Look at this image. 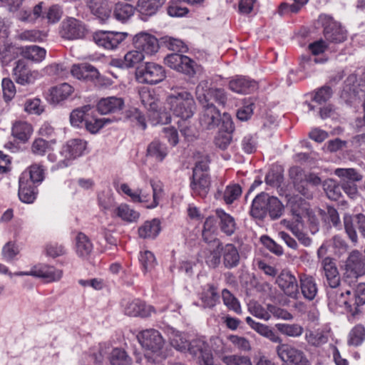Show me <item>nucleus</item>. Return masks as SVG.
I'll use <instances>...</instances> for the list:
<instances>
[{
    "label": "nucleus",
    "instance_id": "f257e3e1",
    "mask_svg": "<svg viewBox=\"0 0 365 365\" xmlns=\"http://www.w3.org/2000/svg\"><path fill=\"white\" fill-rule=\"evenodd\" d=\"M166 103L173 114L180 120H189L196 110V104L191 93L181 89L168 96Z\"/></svg>",
    "mask_w": 365,
    "mask_h": 365
},
{
    "label": "nucleus",
    "instance_id": "f03ea898",
    "mask_svg": "<svg viewBox=\"0 0 365 365\" xmlns=\"http://www.w3.org/2000/svg\"><path fill=\"white\" fill-rule=\"evenodd\" d=\"M164 68L155 63H145L144 66L137 67L136 80L140 83L157 84L165 78Z\"/></svg>",
    "mask_w": 365,
    "mask_h": 365
},
{
    "label": "nucleus",
    "instance_id": "7ed1b4c3",
    "mask_svg": "<svg viewBox=\"0 0 365 365\" xmlns=\"http://www.w3.org/2000/svg\"><path fill=\"white\" fill-rule=\"evenodd\" d=\"M165 63L170 68L185 73L190 77L200 72L201 67L187 56L178 53L168 55L164 59Z\"/></svg>",
    "mask_w": 365,
    "mask_h": 365
},
{
    "label": "nucleus",
    "instance_id": "20e7f679",
    "mask_svg": "<svg viewBox=\"0 0 365 365\" xmlns=\"http://www.w3.org/2000/svg\"><path fill=\"white\" fill-rule=\"evenodd\" d=\"M328 306L332 311L338 308L344 307L346 311L352 314L353 307L351 302V290L344 289L340 287H329L327 289Z\"/></svg>",
    "mask_w": 365,
    "mask_h": 365
},
{
    "label": "nucleus",
    "instance_id": "39448f33",
    "mask_svg": "<svg viewBox=\"0 0 365 365\" xmlns=\"http://www.w3.org/2000/svg\"><path fill=\"white\" fill-rule=\"evenodd\" d=\"M196 98L200 103H210L214 99L218 104L225 106L227 102V96L225 90L217 88H209L208 82L202 81L197 86L195 89Z\"/></svg>",
    "mask_w": 365,
    "mask_h": 365
},
{
    "label": "nucleus",
    "instance_id": "423d86ee",
    "mask_svg": "<svg viewBox=\"0 0 365 365\" xmlns=\"http://www.w3.org/2000/svg\"><path fill=\"white\" fill-rule=\"evenodd\" d=\"M197 359L200 365H212L213 357L207 343L202 338L192 339L189 342L187 350Z\"/></svg>",
    "mask_w": 365,
    "mask_h": 365
},
{
    "label": "nucleus",
    "instance_id": "0eeeda50",
    "mask_svg": "<svg viewBox=\"0 0 365 365\" xmlns=\"http://www.w3.org/2000/svg\"><path fill=\"white\" fill-rule=\"evenodd\" d=\"M276 351L279 357L284 362L292 363L294 365H309V361L304 352L294 346L281 343H277Z\"/></svg>",
    "mask_w": 365,
    "mask_h": 365
},
{
    "label": "nucleus",
    "instance_id": "6e6552de",
    "mask_svg": "<svg viewBox=\"0 0 365 365\" xmlns=\"http://www.w3.org/2000/svg\"><path fill=\"white\" fill-rule=\"evenodd\" d=\"M88 30L83 22L73 17H69L61 23V35L68 40L83 38Z\"/></svg>",
    "mask_w": 365,
    "mask_h": 365
},
{
    "label": "nucleus",
    "instance_id": "1a4fd4ad",
    "mask_svg": "<svg viewBox=\"0 0 365 365\" xmlns=\"http://www.w3.org/2000/svg\"><path fill=\"white\" fill-rule=\"evenodd\" d=\"M137 337L143 347L153 353L161 350L165 344L161 334L154 329L143 330L138 334Z\"/></svg>",
    "mask_w": 365,
    "mask_h": 365
},
{
    "label": "nucleus",
    "instance_id": "9d476101",
    "mask_svg": "<svg viewBox=\"0 0 365 365\" xmlns=\"http://www.w3.org/2000/svg\"><path fill=\"white\" fill-rule=\"evenodd\" d=\"M276 284L287 297L294 299L299 298V292L297 279L290 271L282 270L277 277Z\"/></svg>",
    "mask_w": 365,
    "mask_h": 365
},
{
    "label": "nucleus",
    "instance_id": "9b49d317",
    "mask_svg": "<svg viewBox=\"0 0 365 365\" xmlns=\"http://www.w3.org/2000/svg\"><path fill=\"white\" fill-rule=\"evenodd\" d=\"M345 270L348 276L355 278L365 274L364 259L359 251L350 252L345 262Z\"/></svg>",
    "mask_w": 365,
    "mask_h": 365
},
{
    "label": "nucleus",
    "instance_id": "f8f14e48",
    "mask_svg": "<svg viewBox=\"0 0 365 365\" xmlns=\"http://www.w3.org/2000/svg\"><path fill=\"white\" fill-rule=\"evenodd\" d=\"M200 115L199 122L203 130L215 129L220 123V113L213 103H205Z\"/></svg>",
    "mask_w": 365,
    "mask_h": 365
},
{
    "label": "nucleus",
    "instance_id": "ddd939ff",
    "mask_svg": "<svg viewBox=\"0 0 365 365\" xmlns=\"http://www.w3.org/2000/svg\"><path fill=\"white\" fill-rule=\"evenodd\" d=\"M344 229L348 235L349 239L354 243H356L358 237L355 228L356 225L357 228L361 235L365 237V215L363 214H357L354 217L350 215H345L344 217Z\"/></svg>",
    "mask_w": 365,
    "mask_h": 365
},
{
    "label": "nucleus",
    "instance_id": "4468645a",
    "mask_svg": "<svg viewBox=\"0 0 365 365\" xmlns=\"http://www.w3.org/2000/svg\"><path fill=\"white\" fill-rule=\"evenodd\" d=\"M86 148V142L81 139H71L63 146L61 155L64 158L62 160L63 166H67L66 161L75 159L83 155Z\"/></svg>",
    "mask_w": 365,
    "mask_h": 365
},
{
    "label": "nucleus",
    "instance_id": "2eb2a0df",
    "mask_svg": "<svg viewBox=\"0 0 365 365\" xmlns=\"http://www.w3.org/2000/svg\"><path fill=\"white\" fill-rule=\"evenodd\" d=\"M133 44L138 51L147 55L154 54L159 48L158 39L146 33H140L135 35L133 38Z\"/></svg>",
    "mask_w": 365,
    "mask_h": 365
},
{
    "label": "nucleus",
    "instance_id": "dca6fc26",
    "mask_svg": "<svg viewBox=\"0 0 365 365\" xmlns=\"http://www.w3.org/2000/svg\"><path fill=\"white\" fill-rule=\"evenodd\" d=\"M126 33L102 32L96 34L94 40L99 46L106 49H114L125 38Z\"/></svg>",
    "mask_w": 365,
    "mask_h": 365
},
{
    "label": "nucleus",
    "instance_id": "f3484780",
    "mask_svg": "<svg viewBox=\"0 0 365 365\" xmlns=\"http://www.w3.org/2000/svg\"><path fill=\"white\" fill-rule=\"evenodd\" d=\"M126 33L102 32L96 34L94 40L99 46L106 49H114L125 38Z\"/></svg>",
    "mask_w": 365,
    "mask_h": 365
},
{
    "label": "nucleus",
    "instance_id": "a211bd4d",
    "mask_svg": "<svg viewBox=\"0 0 365 365\" xmlns=\"http://www.w3.org/2000/svg\"><path fill=\"white\" fill-rule=\"evenodd\" d=\"M86 6L93 16L102 21L107 20L110 16L112 6L108 0H88Z\"/></svg>",
    "mask_w": 365,
    "mask_h": 365
},
{
    "label": "nucleus",
    "instance_id": "6ab92c4d",
    "mask_svg": "<svg viewBox=\"0 0 365 365\" xmlns=\"http://www.w3.org/2000/svg\"><path fill=\"white\" fill-rule=\"evenodd\" d=\"M124 106L123 98L110 96L101 98L97 104V110L103 115L115 113L120 111Z\"/></svg>",
    "mask_w": 365,
    "mask_h": 365
},
{
    "label": "nucleus",
    "instance_id": "aec40b11",
    "mask_svg": "<svg viewBox=\"0 0 365 365\" xmlns=\"http://www.w3.org/2000/svg\"><path fill=\"white\" fill-rule=\"evenodd\" d=\"M229 88L233 92L247 94L257 89V82L245 76H236L229 82Z\"/></svg>",
    "mask_w": 365,
    "mask_h": 365
},
{
    "label": "nucleus",
    "instance_id": "412c9836",
    "mask_svg": "<svg viewBox=\"0 0 365 365\" xmlns=\"http://www.w3.org/2000/svg\"><path fill=\"white\" fill-rule=\"evenodd\" d=\"M299 278V287L303 297L312 301L317 296L318 287L315 279L309 274H301Z\"/></svg>",
    "mask_w": 365,
    "mask_h": 365
},
{
    "label": "nucleus",
    "instance_id": "4be33fe9",
    "mask_svg": "<svg viewBox=\"0 0 365 365\" xmlns=\"http://www.w3.org/2000/svg\"><path fill=\"white\" fill-rule=\"evenodd\" d=\"M247 324L256 332L273 343H281L282 339L269 326L255 322L250 317L245 319Z\"/></svg>",
    "mask_w": 365,
    "mask_h": 365
},
{
    "label": "nucleus",
    "instance_id": "5701e85b",
    "mask_svg": "<svg viewBox=\"0 0 365 365\" xmlns=\"http://www.w3.org/2000/svg\"><path fill=\"white\" fill-rule=\"evenodd\" d=\"M19 197L24 203H32L36 199V192L34 184L27 179V174L23 173L19 178Z\"/></svg>",
    "mask_w": 365,
    "mask_h": 365
},
{
    "label": "nucleus",
    "instance_id": "b1692460",
    "mask_svg": "<svg viewBox=\"0 0 365 365\" xmlns=\"http://www.w3.org/2000/svg\"><path fill=\"white\" fill-rule=\"evenodd\" d=\"M289 176L293 181L294 189L307 198L312 197V192L309 190L306 180L302 178V169L299 167L292 168Z\"/></svg>",
    "mask_w": 365,
    "mask_h": 365
},
{
    "label": "nucleus",
    "instance_id": "393cba45",
    "mask_svg": "<svg viewBox=\"0 0 365 365\" xmlns=\"http://www.w3.org/2000/svg\"><path fill=\"white\" fill-rule=\"evenodd\" d=\"M152 310V307L146 306L139 299L128 302L124 305V313L130 317H147L150 315Z\"/></svg>",
    "mask_w": 365,
    "mask_h": 365
},
{
    "label": "nucleus",
    "instance_id": "a878e982",
    "mask_svg": "<svg viewBox=\"0 0 365 365\" xmlns=\"http://www.w3.org/2000/svg\"><path fill=\"white\" fill-rule=\"evenodd\" d=\"M322 266L329 287L333 288L339 287L340 285V276L333 259L330 257L324 258L322 262Z\"/></svg>",
    "mask_w": 365,
    "mask_h": 365
},
{
    "label": "nucleus",
    "instance_id": "bb28decb",
    "mask_svg": "<svg viewBox=\"0 0 365 365\" xmlns=\"http://www.w3.org/2000/svg\"><path fill=\"white\" fill-rule=\"evenodd\" d=\"M269 199V195L264 192H261L255 197L250 210V214L253 217L262 220L266 217Z\"/></svg>",
    "mask_w": 365,
    "mask_h": 365
},
{
    "label": "nucleus",
    "instance_id": "cd10ccee",
    "mask_svg": "<svg viewBox=\"0 0 365 365\" xmlns=\"http://www.w3.org/2000/svg\"><path fill=\"white\" fill-rule=\"evenodd\" d=\"M220 248L224 266L227 269H232L238 266L240 257L237 247L232 244H227L222 246L221 243Z\"/></svg>",
    "mask_w": 365,
    "mask_h": 365
},
{
    "label": "nucleus",
    "instance_id": "c85d7f7f",
    "mask_svg": "<svg viewBox=\"0 0 365 365\" xmlns=\"http://www.w3.org/2000/svg\"><path fill=\"white\" fill-rule=\"evenodd\" d=\"M210 180L207 173L192 175L190 187L193 194L205 197L210 190Z\"/></svg>",
    "mask_w": 365,
    "mask_h": 365
},
{
    "label": "nucleus",
    "instance_id": "c756f323",
    "mask_svg": "<svg viewBox=\"0 0 365 365\" xmlns=\"http://www.w3.org/2000/svg\"><path fill=\"white\" fill-rule=\"evenodd\" d=\"M216 215L219 219L220 230L227 236L232 235L237 229L235 218L222 210H217Z\"/></svg>",
    "mask_w": 365,
    "mask_h": 365
},
{
    "label": "nucleus",
    "instance_id": "7c9ffc66",
    "mask_svg": "<svg viewBox=\"0 0 365 365\" xmlns=\"http://www.w3.org/2000/svg\"><path fill=\"white\" fill-rule=\"evenodd\" d=\"M71 72L78 79L93 80L99 76L98 70L94 66L86 63L73 65Z\"/></svg>",
    "mask_w": 365,
    "mask_h": 365
},
{
    "label": "nucleus",
    "instance_id": "2f4dec72",
    "mask_svg": "<svg viewBox=\"0 0 365 365\" xmlns=\"http://www.w3.org/2000/svg\"><path fill=\"white\" fill-rule=\"evenodd\" d=\"M37 72L32 71L24 66L17 65L14 68L16 82L23 86L34 83L37 78Z\"/></svg>",
    "mask_w": 365,
    "mask_h": 365
},
{
    "label": "nucleus",
    "instance_id": "473e14b6",
    "mask_svg": "<svg viewBox=\"0 0 365 365\" xmlns=\"http://www.w3.org/2000/svg\"><path fill=\"white\" fill-rule=\"evenodd\" d=\"M210 346L217 357L224 363L226 358H229L232 352L231 346L225 342L221 338L214 336L210 339Z\"/></svg>",
    "mask_w": 365,
    "mask_h": 365
},
{
    "label": "nucleus",
    "instance_id": "72a5a7b5",
    "mask_svg": "<svg viewBox=\"0 0 365 365\" xmlns=\"http://www.w3.org/2000/svg\"><path fill=\"white\" fill-rule=\"evenodd\" d=\"M32 276L43 278L48 282L59 280L62 277V271L53 267H35L32 269Z\"/></svg>",
    "mask_w": 365,
    "mask_h": 365
},
{
    "label": "nucleus",
    "instance_id": "f704fd0d",
    "mask_svg": "<svg viewBox=\"0 0 365 365\" xmlns=\"http://www.w3.org/2000/svg\"><path fill=\"white\" fill-rule=\"evenodd\" d=\"M324 36L327 41L331 43H341L346 40V31L336 23H330L324 29Z\"/></svg>",
    "mask_w": 365,
    "mask_h": 365
},
{
    "label": "nucleus",
    "instance_id": "c9c22d12",
    "mask_svg": "<svg viewBox=\"0 0 365 365\" xmlns=\"http://www.w3.org/2000/svg\"><path fill=\"white\" fill-rule=\"evenodd\" d=\"M73 92V87L64 83L50 89V101L53 103H58L67 99Z\"/></svg>",
    "mask_w": 365,
    "mask_h": 365
},
{
    "label": "nucleus",
    "instance_id": "e433bc0d",
    "mask_svg": "<svg viewBox=\"0 0 365 365\" xmlns=\"http://www.w3.org/2000/svg\"><path fill=\"white\" fill-rule=\"evenodd\" d=\"M160 231V222L159 220L155 218L150 221H146L138 228V235L140 238L147 239L155 238Z\"/></svg>",
    "mask_w": 365,
    "mask_h": 365
},
{
    "label": "nucleus",
    "instance_id": "4c0bfd02",
    "mask_svg": "<svg viewBox=\"0 0 365 365\" xmlns=\"http://www.w3.org/2000/svg\"><path fill=\"white\" fill-rule=\"evenodd\" d=\"M353 297L351 299L353 312L352 315L359 312V307L365 304V283L360 282L352 287Z\"/></svg>",
    "mask_w": 365,
    "mask_h": 365
},
{
    "label": "nucleus",
    "instance_id": "58836bf2",
    "mask_svg": "<svg viewBox=\"0 0 365 365\" xmlns=\"http://www.w3.org/2000/svg\"><path fill=\"white\" fill-rule=\"evenodd\" d=\"M92 110L93 107L91 105H86L74 109L70 114L71 125L76 127H83L87 116H88Z\"/></svg>",
    "mask_w": 365,
    "mask_h": 365
},
{
    "label": "nucleus",
    "instance_id": "ea45409f",
    "mask_svg": "<svg viewBox=\"0 0 365 365\" xmlns=\"http://www.w3.org/2000/svg\"><path fill=\"white\" fill-rule=\"evenodd\" d=\"M115 217L127 222H136L140 217V213L127 204H120L113 211Z\"/></svg>",
    "mask_w": 365,
    "mask_h": 365
},
{
    "label": "nucleus",
    "instance_id": "a19ab883",
    "mask_svg": "<svg viewBox=\"0 0 365 365\" xmlns=\"http://www.w3.org/2000/svg\"><path fill=\"white\" fill-rule=\"evenodd\" d=\"M168 153V150L165 144L160 142L158 140L152 141L147 148V155L159 162H162Z\"/></svg>",
    "mask_w": 365,
    "mask_h": 365
},
{
    "label": "nucleus",
    "instance_id": "79ce46f5",
    "mask_svg": "<svg viewBox=\"0 0 365 365\" xmlns=\"http://www.w3.org/2000/svg\"><path fill=\"white\" fill-rule=\"evenodd\" d=\"M33 133L31 124L25 121L16 122L12 127V135L22 142L29 140Z\"/></svg>",
    "mask_w": 365,
    "mask_h": 365
},
{
    "label": "nucleus",
    "instance_id": "37998d69",
    "mask_svg": "<svg viewBox=\"0 0 365 365\" xmlns=\"http://www.w3.org/2000/svg\"><path fill=\"white\" fill-rule=\"evenodd\" d=\"M328 333L325 331L307 330L305 333V340L310 346L319 347L328 341Z\"/></svg>",
    "mask_w": 365,
    "mask_h": 365
},
{
    "label": "nucleus",
    "instance_id": "c03bdc74",
    "mask_svg": "<svg viewBox=\"0 0 365 365\" xmlns=\"http://www.w3.org/2000/svg\"><path fill=\"white\" fill-rule=\"evenodd\" d=\"M135 13V8L129 4L118 2L115 5L113 15L115 18L122 22L128 20Z\"/></svg>",
    "mask_w": 365,
    "mask_h": 365
},
{
    "label": "nucleus",
    "instance_id": "a18cd8bd",
    "mask_svg": "<svg viewBox=\"0 0 365 365\" xmlns=\"http://www.w3.org/2000/svg\"><path fill=\"white\" fill-rule=\"evenodd\" d=\"M275 327L282 334L289 337L297 338L304 332V328L298 324L277 323Z\"/></svg>",
    "mask_w": 365,
    "mask_h": 365
},
{
    "label": "nucleus",
    "instance_id": "49530a36",
    "mask_svg": "<svg viewBox=\"0 0 365 365\" xmlns=\"http://www.w3.org/2000/svg\"><path fill=\"white\" fill-rule=\"evenodd\" d=\"M93 250V245L88 237L82 232L76 237V252L81 257H87Z\"/></svg>",
    "mask_w": 365,
    "mask_h": 365
},
{
    "label": "nucleus",
    "instance_id": "de8ad7c7",
    "mask_svg": "<svg viewBox=\"0 0 365 365\" xmlns=\"http://www.w3.org/2000/svg\"><path fill=\"white\" fill-rule=\"evenodd\" d=\"M221 242H219L214 250H205L202 251L203 257L206 264L210 268H216L221 260Z\"/></svg>",
    "mask_w": 365,
    "mask_h": 365
},
{
    "label": "nucleus",
    "instance_id": "09e8293b",
    "mask_svg": "<svg viewBox=\"0 0 365 365\" xmlns=\"http://www.w3.org/2000/svg\"><path fill=\"white\" fill-rule=\"evenodd\" d=\"M93 109L91 111L88 116H87L86 120L83 126L86 128L88 131L91 133H96L98 130L103 128L106 124L109 123L112 121L110 118H96L92 114L93 112Z\"/></svg>",
    "mask_w": 365,
    "mask_h": 365
},
{
    "label": "nucleus",
    "instance_id": "8fccbe9b",
    "mask_svg": "<svg viewBox=\"0 0 365 365\" xmlns=\"http://www.w3.org/2000/svg\"><path fill=\"white\" fill-rule=\"evenodd\" d=\"M160 7L152 0H140L138 3V10L140 19L146 21L147 18L156 14Z\"/></svg>",
    "mask_w": 365,
    "mask_h": 365
},
{
    "label": "nucleus",
    "instance_id": "3c124183",
    "mask_svg": "<svg viewBox=\"0 0 365 365\" xmlns=\"http://www.w3.org/2000/svg\"><path fill=\"white\" fill-rule=\"evenodd\" d=\"M334 174L341 178L343 182H359L363 178L362 175L354 168H336Z\"/></svg>",
    "mask_w": 365,
    "mask_h": 365
},
{
    "label": "nucleus",
    "instance_id": "603ef678",
    "mask_svg": "<svg viewBox=\"0 0 365 365\" xmlns=\"http://www.w3.org/2000/svg\"><path fill=\"white\" fill-rule=\"evenodd\" d=\"M217 289L214 284H207V289L202 293L201 299L205 307H213L219 301Z\"/></svg>",
    "mask_w": 365,
    "mask_h": 365
},
{
    "label": "nucleus",
    "instance_id": "864d4df0",
    "mask_svg": "<svg viewBox=\"0 0 365 365\" xmlns=\"http://www.w3.org/2000/svg\"><path fill=\"white\" fill-rule=\"evenodd\" d=\"M144 58V54L140 51L134 50L128 51L124 56L121 66L126 68H137L138 67V65L143 61Z\"/></svg>",
    "mask_w": 365,
    "mask_h": 365
},
{
    "label": "nucleus",
    "instance_id": "5fc2aeb1",
    "mask_svg": "<svg viewBox=\"0 0 365 365\" xmlns=\"http://www.w3.org/2000/svg\"><path fill=\"white\" fill-rule=\"evenodd\" d=\"M187 120H180L178 122V128L187 140L192 141L198 136V130L193 124Z\"/></svg>",
    "mask_w": 365,
    "mask_h": 365
},
{
    "label": "nucleus",
    "instance_id": "6e6d98bb",
    "mask_svg": "<svg viewBox=\"0 0 365 365\" xmlns=\"http://www.w3.org/2000/svg\"><path fill=\"white\" fill-rule=\"evenodd\" d=\"M150 184L153 190V201L146 207L152 209L156 207L163 199L164 196V186L162 182L154 180H150Z\"/></svg>",
    "mask_w": 365,
    "mask_h": 365
},
{
    "label": "nucleus",
    "instance_id": "4d7b16f0",
    "mask_svg": "<svg viewBox=\"0 0 365 365\" xmlns=\"http://www.w3.org/2000/svg\"><path fill=\"white\" fill-rule=\"evenodd\" d=\"M111 365H130L132 362L131 358L121 349H114L109 356Z\"/></svg>",
    "mask_w": 365,
    "mask_h": 365
},
{
    "label": "nucleus",
    "instance_id": "13d9d810",
    "mask_svg": "<svg viewBox=\"0 0 365 365\" xmlns=\"http://www.w3.org/2000/svg\"><path fill=\"white\" fill-rule=\"evenodd\" d=\"M267 205V214L272 220L278 219L282 215L284 205L277 197L269 196Z\"/></svg>",
    "mask_w": 365,
    "mask_h": 365
},
{
    "label": "nucleus",
    "instance_id": "bf43d9fd",
    "mask_svg": "<svg viewBox=\"0 0 365 365\" xmlns=\"http://www.w3.org/2000/svg\"><path fill=\"white\" fill-rule=\"evenodd\" d=\"M365 339V328L361 324L356 325L349 332V345L357 346Z\"/></svg>",
    "mask_w": 365,
    "mask_h": 365
},
{
    "label": "nucleus",
    "instance_id": "052dcab7",
    "mask_svg": "<svg viewBox=\"0 0 365 365\" xmlns=\"http://www.w3.org/2000/svg\"><path fill=\"white\" fill-rule=\"evenodd\" d=\"M222 298L228 309L233 310L237 314L241 313V307L238 300L228 289H224L222 291Z\"/></svg>",
    "mask_w": 365,
    "mask_h": 365
},
{
    "label": "nucleus",
    "instance_id": "680f3d73",
    "mask_svg": "<svg viewBox=\"0 0 365 365\" xmlns=\"http://www.w3.org/2000/svg\"><path fill=\"white\" fill-rule=\"evenodd\" d=\"M242 150L248 154L255 153L257 148V138L255 134H245L241 141Z\"/></svg>",
    "mask_w": 365,
    "mask_h": 365
},
{
    "label": "nucleus",
    "instance_id": "e2e57ef3",
    "mask_svg": "<svg viewBox=\"0 0 365 365\" xmlns=\"http://www.w3.org/2000/svg\"><path fill=\"white\" fill-rule=\"evenodd\" d=\"M46 50L37 46H30L26 47L24 53V56L34 61H42L46 56Z\"/></svg>",
    "mask_w": 365,
    "mask_h": 365
},
{
    "label": "nucleus",
    "instance_id": "0e129e2a",
    "mask_svg": "<svg viewBox=\"0 0 365 365\" xmlns=\"http://www.w3.org/2000/svg\"><path fill=\"white\" fill-rule=\"evenodd\" d=\"M322 185L327 197L329 199L332 200H337L341 196L340 187L333 180H326L324 181Z\"/></svg>",
    "mask_w": 365,
    "mask_h": 365
},
{
    "label": "nucleus",
    "instance_id": "69168bd1",
    "mask_svg": "<svg viewBox=\"0 0 365 365\" xmlns=\"http://www.w3.org/2000/svg\"><path fill=\"white\" fill-rule=\"evenodd\" d=\"M139 261L145 272L151 271L156 264L154 255L148 250L140 252Z\"/></svg>",
    "mask_w": 365,
    "mask_h": 365
},
{
    "label": "nucleus",
    "instance_id": "338daca9",
    "mask_svg": "<svg viewBox=\"0 0 365 365\" xmlns=\"http://www.w3.org/2000/svg\"><path fill=\"white\" fill-rule=\"evenodd\" d=\"M139 94L141 103L145 108L152 111H156L158 110V101L149 91H142Z\"/></svg>",
    "mask_w": 365,
    "mask_h": 365
},
{
    "label": "nucleus",
    "instance_id": "774afa93",
    "mask_svg": "<svg viewBox=\"0 0 365 365\" xmlns=\"http://www.w3.org/2000/svg\"><path fill=\"white\" fill-rule=\"evenodd\" d=\"M24 110L29 114L40 115L43 111V107L41 106V100L34 98L26 100Z\"/></svg>",
    "mask_w": 365,
    "mask_h": 365
}]
</instances>
